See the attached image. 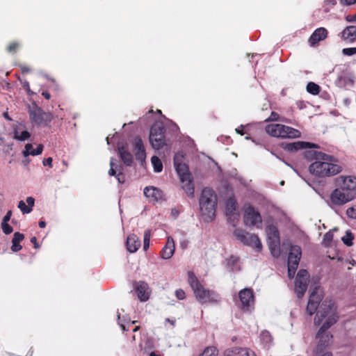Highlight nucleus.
I'll list each match as a JSON object with an SVG mask.
<instances>
[{
  "instance_id": "obj_1",
  "label": "nucleus",
  "mask_w": 356,
  "mask_h": 356,
  "mask_svg": "<svg viewBox=\"0 0 356 356\" xmlns=\"http://www.w3.org/2000/svg\"><path fill=\"white\" fill-rule=\"evenodd\" d=\"M188 282L195 298L201 304L216 303L219 301L220 295L215 291L205 289L192 271L188 272Z\"/></svg>"
},
{
  "instance_id": "obj_2",
  "label": "nucleus",
  "mask_w": 356,
  "mask_h": 356,
  "mask_svg": "<svg viewBox=\"0 0 356 356\" xmlns=\"http://www.w3.org/2000/svg\"><path fill=\"white\" fill-rule=\"evenodd\" d=\"M331 159L317 160L309 166V172L318 177L334 176L342 171V167L336 163L337 159L330 155Z\"/></svg>"
},
{
  "instance_id": "obj_3",
  "label": "nucleus",
  "mask_w": 356,
  "mask_h": 356,
  "mask_svg": "<svg viewBox=\"0 0 356 356\" xmlns=\"http://www.w3.org/2000/svg\"><path fill=\"white\" fill-rule=\"evenodd\" d=\"M201 216L205 222H211L216 216L217 195L214 191L204 188L199 200Z\"/></svg>"
},
{
  "instance_id": "obj_4",
  "label": "nucleus",
  "mask_w": 356,
  "mask_h": 356,
  "mask_svg": "<svg viewBox=\"0 0 356 356\" xmlns=\"http://www.w3.org/2000/svg\"><path fill=\"white\" fill-rule=\"evenodd\" d=\"M324 319H325V322L335 321L334 324L338 321L339 316L337 313V306L331 299H325L322 302L314 318V324L319 325Z\"/></svg>"
},
{
  "instance_id": "obj_5",
  "label": "nucleus",
  "mask_w": 356,
  "mask_h": 356,
  "mask_svg": "<svg viewBox=\"0 0 356 356\" xmlns=\"http://www.w3.org/2000/svg\"><path fill=\"white\" fill-rule=\"evenodd\" d=\"M265 130L268 134L276 138H296L301 136L299 130L281 124H268Z\"/></svg>"
},
{
  "instance_id": "obj_6",
  "label": "nucleus",
  "mask_w": 356,
  "mask_h": 356,
  "mask_svg": "<svg viewBox=\"0 0 356 356\" xmlns=\"http://www.w3.org/2000/svg\"><path fill=\"white\" fill-rule=\"evenodd\" d=\"M334 321H335L323 322V325L316 333V338L318 339V342L315 350L316 355L323 353L324 349L331 343L333 336L327 330L331 326L334 325Z\"/></svg>"
},
{
  "instance_id": "obj_7",
  "label": "nucleus",
  "mask_w": 356,
  "mask_h": 356,
  "mask_svg": "<svg viewBox=\"0 0 356 356\" xmlns=\"http://www.w3.org/2000/svg\"><path fill=\"white\" fill-rule=\"evenodd\" d=\"M234 235L245 245L253 247L258 251L262 248L261 243L256 234H249L245 230L238 228L234 230Z\"/></svg>"
},
{
  "instance_id": "obj_8",
  "label": "nucleus",
  "mask_w": 356,
  "mask_h": 356,
  "mask_svg": "<svg viewBox=\"0 0 356 356\" xmlns=\"http://www.w3.org/2000/svg\"><path fill=\"white\" fill-rule=\"evenodd\" d=\"M165 129L162 125L152 127L149 134V142L155 149H161L165 144Z\"/></svg>"
},
{
  "instance_id": "obj_9",
  "label": "nucleus",
  "mask_w": 356,
  "mask_h": 356,
  "mask_svg": "<svg viewBox=\"0 0 356 356\" xmlns=\"http://www.w3.org/2000/svg\"><path fill=\"white\" fill-rule=\"evenodd\" d=\"M239 302L238 306L243 312H247L251 311L254 302V292L252 289L245 288L241 290L238 293Z\"/></svg>"
},
{
  "instance_id": "obj_10",
  "label": "nucleus",
  "mask_w": 356,
  "mask_h": 356,
  "mask_svg": "<svg viewBox=\"0 0 356 356\" xmlns=\"http://www.w3.org/2000/svg\"><path fill=\"white\" fill-rule=\"evenodd\" d=\"M309 274L307 270L301 269L298 272L295 280V292L298 298L303 297L307 289Z\"/></svg>"
},
{
  "instance_id": "obj_11",
  "label": "nucleus",
  "mask_w": 356,
  "mask_h": 356,
  "mask_svg": "<svg viewBox=\"0 0 356 356\" xmlns=\"http://www.w3.org/2000/svg\"><path fill=\"white\" fill-rule=\"evenodd\" d=\"M31 120L40 126H47L52 120V115L50 113L44 112L40 108H35L29 111Z\"/></svg>"
},
{
  "instance_id": "obj_12",
  "label": "nucleus",
  "mask_w": 356,
  "mask_h": 356,
  "mask_svg": "<svg viewBox=\"0 0 356 356\" xmlns=\"http://www.w3.org/2000/svg\"><path fill=\"white\" fill-rule=\"evenodd\" d=\"M243 220L245 225L249 227L255 226L262 222L259 212L251 205L245 208Z\"/></svg>"
},
{
  "instance_id": "obj_13",
  "label": "nucleus",
  "mask_w": 356,
  "mask_h": 356,
  "mask_svg": "<svg viewBox=\"0 0 356 356\" xmlns=\"http://www.w3.org/2000/svg\"><path fill=\"white\" fill-rule=\"evenodd\" d=\"M353 194L350 192L346 191L341 186L336 188L331 194V200L336 205H342L353 199Z\"/></svg>"
},
{
  "instance_id": "obj_14",
  "label": "nucleus",
  "mask_w": 356,
  "mask_h": 356,
  "mask_svg": "<svg viewBox=\"0 0 356 356\" xmlns=\"http://www.w3.org/2000/svg\"><path fill=\"white\" fill-rule=\"evenodd\" d=\"M280 147L283 149L289 152H296L300 149L319 147L318 145L315 143L305 141H296L293 143H282Z\"/></svg>"
},
{
  "instance_id": "obj_15",
  "label": "nucleus",
  "mask_w": 356,
  "mask_h": 356,
  "mask_svg": "<svg viewBox=\"0 0 356 356\" xmlns=\"http://www.w3.org/2000/svg\"><path fill=\"white\" fill-rule=\"evenodd\" d=\"M328 31L324 27L316 29L308 39V43L310 47H316L319 42L325 40L327 38Z\"/></svg>"
},
{
  "instance_id": "obj_16",
  "label": "nucleus",
  "mask_w": 356,
  "mask_h": 356,
  "mask_svg": "<svg viewBox=\"0 0 356 356\" xmlns=\"http://www.w3.org/2000/svg\"><path fill=\"white\" fill-rule=\"evenodd\" d=\"M134 288L138 298L142 302L147 301L149 298V286L144 281L134 282Z\"/></svg>"
},
{
  "instance_id": "obj_17",
  "label": "nucleus",
  "mask_w": 356,
  "mask_h": 356,
  "mask_svg": "<svg viewBox=\"0 0 356 356\" xmlns=\"http://www.w3.org/2000/svg\"><path fill=\"white\" fill-rule=\"evenodd\" d=\"M118 151L124 164L127 166H131L133 163L134 159L131 153L128 149V145L127 143H118Z\"/></svg>"
},
{
  "instance_id": "obj_18",
  "label": "nucleus",
  "mask_w": 356,
  "mask_h": 356,
  "mask_svg": "<svg viewBox=\"0 0 356 356\" xmlns=\"http://www.w3.org/2000/svg\"><path fill=\"white\" fill-rule=\"evenodd\" d=\"M338 181H341L340 186L346 191L353 192L356 191V177L354 176H340Z\"/></svg>"
},
{
  "instance_id": "obj_19",
  "label": "nucleus",
  "mask_w": 356,
  "mask_h": 356,
  "mask_svg": "<svg viewBox=\"0 0 356 356\" xmlns=\"http://www.w3.org/2000/svg\"><path fill=\"white\" fill-rule=\"evenodd\" d=\"M302 251L300 247L298 245H291L288 257V265L298 267Z\"/></svg>"
},
{
  "instance_id": "obj_20",
  "label": "nucleus",
  "mask_w": 356,
  "mask_h": 356,
  "mask_svg": "<svg viewBox=\"0 0 356 356\" xmlns=\"http://www.w3.org/2000/svg\"><path fill=\"white\" fill-rule=\"evenodd\" d=\"M134 152L135 154L136 159L143 162L145 161L146 158V153L145 147L143 145V142L142 139L139 137H136L134 141Z\"/></svg>"
},
{
  "instance_id": "obj_21",
  "label": "nucleus",
  "mask_w": 356,
  "mask_h": 356,
  "mask_svg": "<svg viewBox=\"0 0 356 356\" xmlns=\"http://www.w3.org/2000/svg\"><path fill=\"white\" fill-rule=\"evenodd\" d=\"M312 149V148L307 149L303 152V156L307 160L312 161L314 160H327V159H331L329 154L321 152H317Z\"/></svg>"
},
{
  "instance_id": "obj_22",
  "label": "nucleus",
  "mask_w": 356,
  "mask_h": 356,
  "mask_svg": "<svg viewBox=\"0 0 356 356\" xmlns=\"http://www.w3.org/2000/svg\"><path fill=\"white\" fill-rule=\"evenodd\" d=\"M175 242L172 237L168 236L166 244L161 251V256L164 259H168L172 257L175 252Z\"/></svg>"
},
{
  "instance_id": "obj_23",
  "label": "nucleus",
  "mask_w": 356,
  "mask_h": 356,
  "mask_svg": "<svg viewBox=\"0 0 356 356\" xmlns=\"http://www.w3.org/2000/svg\"><path fill=\"white\" fill-rule=\"evenodd\" d=\"M174 165L181 182H184V179L190 178L191 174L189 173L188 168L186 164L179 163L177 159L175 158Z\"/></svg>"
},
{
  "instance_id": "obj_24",
  "label": "nucleus",
  "mask_w": 356,
  "mask_h": 356,
  "mask_svg": "<svg viewBox=\"0 0 356 356\" xmlns=\"http://www.w3.org/2000/svg\"><path fill=\"white\" fill-rule=\"evenodd\" d=\"M342 40L348 41L350 43L356 41V26H348L340 33Z\"/></svg>"
},
{
  "instance_id": "obj_25",
  "label": "nucleus",
  "mask_w": 356,
  "mask_h": 356,
  "mask_svg": "<svg viewBox=\"0 0 356 356\" xmlns=\"http://www.w3.org/2000/svg\"><path fill=\"white\" fill-rule=\"evenodd\" d=\"M145 195L152 201H159L163 198V192L154 186H147L144 189Z\"/></svg>"
},
{
  "instance_id": "obj_26",
  "label": "nucleus",
  "mask_w": 356,
  "mask_h": 356,
  "mask_svg": "<svg viewBox=\"0 0 356 356\" xmlns=\"http://www.w3.org/2000/svg\"><path fill=\"white\" fill-rule=\"evenodd\" d=\"M126 245L127 250L131 253H134L140 247V241L136 234H132L127 237Z\"/></svg>"
},
{
  "instance_id": "obj_27",
  "label": "nucleus",
  "mask_w": 356,
  "mask_h": 356,
  "mask_svg": "<svg viewBox=\"0 0 356 356\" xmlns=\"http://www.w3.org/2000/svg\"><path fill=\"white\" fill-rule=\"evenodd\" d=\"M24 238V235L19 232H15L12 239L11 250L14 252H18L22 250V246L20 242Z\"/></svg>"
},
{
  "instance_id": "obj_28",
  "label": "nucleus",
  "mask_w": 356,
  "mask_h": 356,
  "mask_svg": "<svg viewBox=\"0 0 356 356\" xmlns=\"http://www.w3.org/2000/svg\"><path fill=\"white\" fill-rule=\"evenodd\" d=\"M260 341L264 348H269L273 342V338L268 330H262L259 335Z\"/></svg>"
},
{
  "instance_id": "obj_29",
  "label": "nucleus",
  "mask_w": 356,
  "mask_h": 356,
  "mask_svg": "<svg viewBox=\"0 0 356 356\" xmlns=\"http://www.w3.org/2000/svg\"><path fill=\"white\" fill-rule=\"evenodd\" d=\"M43 150V145L40 144L35 149H33V145L28 143L25 145V149L23 151V155L26 157L29 155L37 156L42 154Z\"/></svg>"
},
{
  "instance_id": "obj_30",
  "label": "nucleus",
  "mask_w": 356,
  "mask_h": 356,
  "mask_svg": "<svg viewBox=\"0 0 356 356\" xmlns=\"http://www.w3.org/2000/svg\"><path fill=\"white\" fill-rule=\"evenodd\" d=\"M266 233L269 241H276V243H277V241H280L278 229L275 225H268L266 228Z\"/></svg>"
},
{
  "instance_id": "obj_31",
  "label": "nucleus",
  "mask_w": 356,
  "mask_h": 356,
  "mask_svg": "<svg viewBox=\"0 0 356 356\" xmlns=\"http://www.w3.org/2000/svg\"><path fill=\"white\" fill-rule=\"evenodd\" d=\"M339 83L343 87L353 86L355 83V77L351 74H345L339 77Z\"/></svg>"
},
{
  "instance_id": "obj_32",
  "label": "nucleus",
  "mask_w": 356,
  "mask_h": 356,
  "mask_svg": "<svg viewBox=\"0 0 356 356\" xmlns=\"http://www.w3.org/2000/svg\"><path fill=\"white\" fill-rule=\"evenodd\" d=\"M266 121H280L285 123L292 124L295 120L293 119L286 118L284 116H281L277 113L273 111Z\"/></svg>"
},
{
  "instance_id": "obj_33",
  "label": "nucleus",
  "mask_w": 356,
  "mask_h": 356,
  "mask_svg": "<svg viewBox=\"0 0 356 356\" xmlns=\"http://www.w3.org/2000/svg\"><path fill=\"white\" fill-rule=\"evenodd\" d=\"M237 209V203L233 198H229L226 202V214L228 216H233Z\"/></svg>"
},
{
  "instance_id": "obj_34",
  "label": "nucleus",
  "mask_w": 356,
  "mask_h": 356,
  "mask_svg": "<svg viewBox=\"0 0 356 356\" xmlns=\"http://www.w3.org/2000/svg\"><path fill=\"white\" fill-rule=\"evenodd\" d=\"M184 184L182 186V188L186 193L187 195L190 197H193L194 196V186L192 183L191 178L190 177L188 179H184V182H182Z\"/></svg>"
},
{
  "instance_id": "obj_35",
  "label": "nucleus",
  "mask_w": 356,
  "mask_h": 356,
  "mask_svg": "<svg viewBox=\"0 0 356 356\" xmlns=\"http://www.w3.org/2000/svg\"><path fill=\"white\" fill-rule=\"evenodd\" d=\"M280 241L276 243V241H268V246L273 257H278L280 255Z\"/></svg>"
},
{
  "instance_id": "obj_36",
  "label": "nucleus",
  "mask_w": 356,
  "mask_h": 356,
  "mask_svg": "<svg viewBox=\"0 0 356 356\" xmlns=\"http://www.w3.org/2000/svg\"><path fill=\"white\" fill-rule=\"evenodd\" d=\"M239 258L238 257L232 255L227 259V265L232 268V271L239 270L240 267L238 266Z\"/></svg>"
},
{
  "instance_id": "obj_37",
  "label": "nucleus",
  "mask_w": 356,
  "mask_h": 356,
  "mask_svg": "<svg viewBox=\"0 0 356 356\" xmlns=\"http://www.w3.org/2000/svg\"><path fill=\"white\" fill-rule=\"evenodd\" d=\"M218 353L219 351L216 346H208L199 356H218Z\"/></svg>"
},
{
  "instance_id": "obj_38",
  "label": "nucleus",
  "mask_w": 356,
  "mask_h": 356,
  "mask_svg": "<svg viewBox=\"0 0 356 356\" xmlns=\"http://www.w3.org/2000/svg\"><path fill=\"white\" fill-rule=\"evenodd\" d=\"M154 170L156 172H160L163 170V164L161 159L156 156H154L151 159Z\"/></svg>"
},
{
  "instance_id": "obj_39",
  "label": "nucleus",
  "mask_w": 356,
  "mask_h": 356,
  "mask_svg": "<svg viewBox=\"0 0 356 356\" xmlns=\"http://www.w3.org/2000/svg\"><path fill=\"white\" fill-rule=\"evenodd\" d=\"M306 89L309 93L314 95H316L320 92V86L314 82L308 83Z\"/></svg>"
},
{
  "instance_id": "obj_40",
  "label": "nucleus",
  "mask_w": 356,
  "mask_h": 356,
  "mask_svg": "<svg viewBox=\"0 0 356 356\" xmlns=\"http://www.w3.org/2000/svg\"><path fill=\"white\" fill-rule=\"evenodd\" d=\"M333 240L332 231H329L325 234L323 238V244L325 247H330Z\"/></svg>"
},
{
  "instance_id": "obj_41",
  "label": "nucleus",
  "mask_w": 356,
  "mask_h": 356,
  "mask_svg": "<svg viewBox=\"0 0 356 356\" xmlns=\"http://www.w3.org/2000/svg\"><path fill=\"white\" fill-rule=\"evenodd\" d=\"M312 299H309L307 307H306V312L308 313L309 316H312L317 310L318 305L315 304L314 302H312Z\"/></svg>"
},
{
  "instance_id": "obj_42",
  "label": "nucleus",
  "mask_w": 356,
  "mask_h": 356,
  "mask_svg": "<svg viewBox=\"0 0 356 356\" xmlns=\"http://www.w3.org/2000/svg\"><path fill=\"white\" fill-rule=\"evenodd\" d=\"M110 166L111 168L108 171V175L110 176H117V170L120 168V170L122 169V167L120 165H118L115 163V159L113 158L111 159L110 161Z\"/></svg>"
},
{
  "instance_id": "obj_43",
  "label": "nucleus",
  "mask_w": 356,
  "mask_h": 356,
  "mask_svg": "<svg viewBox=\"0 0 356 356\" xmlns=\"http://www.w3.org/2000/svg\"><path fill=\"white\" fill-rule=\"evenodd\" d=\"M309 299H312V302H314L315 304L318 305L319 306V304L322 300V298L321 296L318 293V288H315L310 296H309Z\"/></svg>"
},
{
  "instance_id": "obj_44",
  "label": "nucleus",
  "mask_w": 356,
  "mask_h": 356,
  "mask_svg": "<svg viewBox=\"0 0 356 356\" xmlns=\"http://www.w3.org/2000/svg\"><path fill=\"white\" fill-rule=\"evenodd\" d=\"M31 134L28 131H23L20 134L17 131H15L14 138L21 141H24L29 138Z\"/></svg>"
},
{
  "instance_id": "obj_45",
  "label": "nucleus",
  "mask_w": 356,
  "mask_h": 356,
  "mask_svg": "<svg viewBox=\"0 0 356 356\" xmlns=\"http://www.w3.org/2000/svg\"><path fill=\"white\" fill-rule=\"evenodd\" d=\"M241 348L234 347L232 348H227L224 351V356H234L241 353Z\"/></svg>"
},
{
  "instance_id": "obj_46",
  "label": "nucleus",
  "mask_w": 356,
  "mask_h": 356,
  "mask_svg": "<svg viewBox=\"0 0 356 356\" xmlns=\"http://www.w3.org/2000/svg\"><path fill=\"white\" fill-rule=\"evenodd\" d=\"M354 237L351 232H346V236L342 237V241L345 245L347 246H351L353 245V240Z\"/></svg>"
},
{
  "instance_id": "obj_47",
  "label": "nucleus",
  "mask_w": 356,
  "mask_h": 356,
  "mask_svg": "<svg viewBox=\"0 0 356 356\" xmlns=\"http://www.w3.org/2000/svg\"><path fill=\"white\" fill-rule=\"evenodd\" d=\"M1 227L3 232L6 235L13 232V228L8 224V222H1Z\"/></svg>"
},
{
  "instance_id": "obj_48",
  "label": "nucleus",
  "mask_w": 356,
  "mask_h": 356,
  "mask_svg": "<svg viewBox=\"0 0 356 356\" xmlns=\"http://www.w3.org/2000/svg\"><path fill=\"white\" fill-rule=\"evenodd\" d=\"M18 208L23 213H29L32 211V209L27 207L23 200L19 202Z\"/></svg>"
},
{
  "instance_id": "obj_49",
  "label": "nucleus",
  "mask_w": 356,
  "mask_h": 356,
  "mask_svg": "<svg viewBox=\"0 0 356 356\" xmlns=\"http://www.w3.org/2000/svg\"><path fill=\"white\" fill-rule=\"evenodd\" d=\"M19 43L18 42L13 41L8 45L6 49H7V51H8L10 53H15L17 49L19 48Z\"/></svg>"
},
{
  "instance_id": "obj_50",
  "label": "nucleus",
  "mask_w": 356,
  "mask_h": 356,
  "mask_svg": "<svg viewBox=\"0 0 356 356\" xmlns=\"http://www.w3.org/2000/svg\"><path fill=\"white\" fill-rule=\"evenodd\" d=\"M241 353H243L242 356H257L255 352L248 348H241Z\"/></svg>"
},
{
  "instance_id": "obj_51",
  "label": "nucleus",
  "mask_w": 356,
  "mask_h": 356,
  "mask_svg": "<svg viewBox=\"0 0 356 356\" xmlns=\"http://www.w3.org/2000/svg\"><path fill=\"white\" fill-rule=\"evenodd\" d=\"M346 214L349 218L356 219V205L348 208L346 210Z\"/></svg>"
},
{
  "instance_id": "obj_52",
  "label": "nucleus",
  "mask_w": 356,
  "mask_h": 356,
  "mask_svg": "<svg viewBox=\"0 0 356 356\" xmlns=\"http://www.w3.org/2000/svg\"><path fill=\"white\" fill-rule=\"evenodd\" d=\"M342 53L346 56H353L356 54V47L344 48L342 49Z\"/></svg>"
},
{
  "instance_id": "obj_53",
  "label": "nucleus",
  "mask_w": 356,
  "mask_h": 356,
  "mask_svg": "<svg viewBox=\"0 0 356 356\" xmlns=\"http://www.w3.org/2000/svg\"><path fill=\"white\" fill-rule=\"evenodd\" d=\"M149 230H147L145 232V234H144V244H143V248L145 250H146L148 248H149Z\"/></svg>"
},
{
  "instance_id": "obj_54",
  "label": "nucleus",
  "mask_w": 356,
  "mask_h": 356,
  "mask_svg": "<svg viewBox=\"0 0 356 356\" xmlns=\"http://www.w3.org/2000/svg\"><path fill=\"white\" fill-rule=\"evenodd\" d=\"M298 267L288 265V277L289 279L293 278Z\"/></svg>"
},
{
  "instance_id": "obj_55",
  "label": "nucleus",
  "mask_w": 356,
  "mask_h": 356,
  "mask_svg": "<svg viewBox=\"0 0 356 356\" xmlns=\"http://www.w3.org/2000/svg\"><path fill=\"white\" fill-rule=\"evenodd\" d=\"M175 296H176L177 298L179 300H184L186 298L185 291L181 289H177L175 291Z\"/></svg>"
},
{
  "instance_id": "obj_56",
  "label": "nucleus",
  "mask_w": 356,
  "mask_h": 356,
  "mask_svg": "<svg viewBox=\"0 0 356 356\" xmlns=\"http://www.w3.org/2000/svg\"><path fill=\"white\" fill-rule=\"evenodd\" d=\"M343 6H351L356 3V0H339Z\"/></svg>"
},
{
  "instance_id": "obj_57",
  "label": "nucleus",
  "mask_w": 356,
  "mask_h": 356,
  "mask_svg": "<svg viewBox=\"0 0 356 356\" xmlns=\"http://www.w3.org/2000/svg\"><path fill=\"white\" fill-rule=\"evenodd\" d=\"M12 213L11 210L8 211L6 214L3 216L2 222H9L10 220Z\"/></svg>"
},
{
  "instance_id": "obj_58",
  "label": "nucleus",
  "mask_w": 356,
  "mask_h": 356,
  "mask_svg": "<svg viewBox=\"0 0 356 356\" xmlns=\"http://www.w3.org/2000/svg\"><path fill=\"white\" fill-rule=\"evenodd\" d=\"M52 161H53L52 158H51V157H48V158L44 159L43 160L42 163H43V165H44V166L48 165V166H49L50 168H51V167H52Z\"/></svg>"
},
{
  "instance_id": "obj_59",
  "label": "nucleus",
  "mask_w": 356,
  "mask_h": 356,
  "mask_svg": "<svg viewBox=\"0 0 356 356\" xmlns=\"http://www.w3.org/2000/svg\"><path fill=\"white\" fill-rule=\"evenodd\" d=\"M346 20L348 22H356V13L355 15H348L346 17Z\"/></svg>"
},
{
  "instance_id": "obj_60",
  "label": "nucleus",
  "mask_w": 356,
  "mask_h": 356,
  "mask_svg": "<svg viewBox=\"0 0 356 356\" xmlns=\"http://www.w3.org/2000/svg\"><path fill=\"white\" fill-rule=\"evenodd\" d=\"M26 202L28 204L27 207H29L32 209V207L34 206L35 200L32 197H28L26 198Z\"/></svg>"
},
{
  "instance_id": "obj_61",
  "label": "nucleus",
  "mask_w": 356,
  "mask_h": 356,
  "mask_svg": "<svg viewBox=\"0 0 356 356\" xmlns=\"http://www.w3.org/2000/svg\"><path fill=\"white\" fill-rule=\"evenodd\" d=\"M21 70L22 73H29L31 71V69L29 67L26 65H21L20 66Z\"/></svg>"
},
{
  "instance_id": "obj_62",
  "label": "nucleus",
  "mask_w": 356,
  "mask_h": 356,
  "mask_svg": "<svg viewBox=\"0 0 356 356\" xmlns=\"http://www.w3.org/2000/svg\"><path fill=\"white\" fill-rule=\"evenodd\" d=\"M116 177L120 183H124V175L120 171L119 172V173L117 175Z\"/></svg>"
},
{
  "instance_id": "obj_63",
  "label": "nucleus",
  "mask_w": 356,
  "mask_h": 356,
  "mask_svg": "<svg viewBox=\"0 0 356 356\" xmlns=\"http://www.w3.org/2000/svg\"><path fill=\"white\" fill-rule=\"evenodd\" d=\"M31 242L34 245V248L36 249L39 247V245L37 242V238L35 236H33L31 238Z\"/></svg>"
},
{
  "instance_id": "obj_64",
  "label": "nucleus",
  "mask_w": 356,
  "mask_h": 356,
  "mask_svg": "<svg viewBox=\"0 0 356 356\" xmlns=\"http://www.w3.org/2000/svg\"><path fill=\"white\" fill-rule=\"evenodd\" d=\"M244 129V127L243 126H241L240 127L236 129V133L241 134V136L244 135L245 134V132L243 131Z\"/></svg>"
}]
</instances>
